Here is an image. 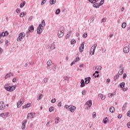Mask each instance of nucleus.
<instances>
[{
  "instance_id": "nucleus-13",
  "label": "nucleus",
  "mask_w": 130,
  "mask_h": 130,
  "mask_svg": "<svg viewBox=\"0 0 130 130\" xmlns=\"http://www.w3.org/2000/svg\"><path fill=\"white\" fill-rule=\"evenodd\" d=\"M76 109V107L73 105H70V109L69 111L71 112H74Z\"/></svg>"
},
{
  "instance_id": "nucleus-36",
  "label": "nucleus",
  "mask_w": 130,
  "mask_h": 130,
  "mask_svg": "<svg viewBox=\"0 0 130 130\" xmlns=\"http://www.w3.org/2000/svg\"><path fill=\"white\" fill-rule=\"evenodd\" d=\"M119 75H122L123 74V69H121L118 72Z\"/></svg>"
},
{
  "instance_id": "nucleus-17",
  "label": "nucleus",
  "mask_w": 130,
  "mask_h": 130,
  "mask_svg": "<svg viewBox=\"0 0 130 130\" xmlns=\"http://www.w3.org/2000/svg\"><path fill=\"white\" fill-rule=\"evenodd\" d=\"M110 112H111V113H113L114 111H115V109H114V107L113 106H112L110 108Z\"/></svg>"
},
{
  "instance_id": "nucleus-26",
  "label": "nucleus",
  "mask_w": 130,
  "mask_h": 130,
  "mask_svg": "<svg viewBox=\"0 0 130 130\" xmlns=\"http://www.w3.org/2000/svg\"><path fill=\"white\" fill-rule=\"evenodd\" d=\"M85 82H90V81H91V77H87L85 78Z\"/></svg>"
},
{
  "instance_id": "nucleus-6",
  "label": "nucleus",
  "mask_w": 130,
  "mask_h": 130,
  "mask_svg": "<svg viewBox=\"0 0 130 130\" xmlns=\"http://www.w3.org/2000/svg\"><path fill=\"white\" fill-rule=\"evenodd\" d=\"M24 101L25 100L24 99H20V100L17 104V108H20V107H21V105H22V104H24Z\"/></svg>"
},
{
  "instance_id": "nucleus-54",
  "label": "nucleus",
  "mask_w": 130,
  "mask_h": 130,
  "mask_svg": "<svg viewBox=\"0 0 130 130\" xmlns=\"http://www.w3.org/2000/svg\"><path fill=\"white\" fill-rule=\"evenodd\" d=\"M102 69V67H101V66H99L97 67V70L98 71H100Z\"/></svg>"
},
{
  "instance_id": "nucleus-53",
  "label": "nucleus",
  "mask_w": 130,
  "mask_h": 130,
  "mask_svg": "<svg viewBox=\"0 0 130 130\" xmlns=\"http://www.w3.org/2000/svg\"><path fill=\"white\" fill-rule=\"evenodd\" d=\"M5 44L7 46H9V41L8 40L6 41Z\"/></svg>"
},
{
  "instance_id": "nucleus-21",
  "label": "nucleus",
  "mask_w": 130,
  "mask_h": 130,
  "mask_svg": "<svg viewBox=\"0 0 130 130\" xmlns=\"http://www.w3.org/2000/svg\"><path fill=\"white\" fill-rule=\"evenodd\" d=\"M47 64L48 67H50V66H51V64H52V61L51 60H48L47 62Z\"/></svg>"
},
{
  "instance_id": "nucleus-1",
  "label": "nucleus",
  "mask_w": 130,
  "mask_h": 130,
  "mask_svg": "<svg viewBox=\"0 0 130 130\" xmlns=\"http://www.w3.org/2000/svg\"><path fill=\"white\" fill-rule=\"evenodd\" d=\"M44 27H45V21L43 20L37 28V34H41L42 30H44Z\"/></svg>"
},
{
  "instance_id": "nucleus-56",
  "label": "nucleus",
  "mask_w": 130,
  "mask_h": 130,
  "mask_svg": "<svg viewBox=\"0 0 130 130\" xmlns=\"http://www.w3.org/2000/svg\"><path fill=\"white\" fill-rule=\"evenodd\" d=\"M127 126L128 128H130V122H128L127 123Z\"/></svg>"
},
{
  "instance_id": "nucleus-10",
  "label": "nucleus",
  "mask_w": 130,
  "mask_h": 130,
  "mask_svg": "<svg viewBox=\"0 0 130 130\" xmlns=\"http://www.w3.org/2000/svg\"><path fill=\"white\" fill-rule=\"evenodd\" d=\"M85 45V42H83L81 45V46L79 47V51L80 52H83V50H84V45Z\"/></svg>"
},
{
  "instance_id": "nucleus-43",
  "label": "nucleus",
  "mask_w": 130,
  "mask_h": 130,
  "mask_svg": "<svg viewBox=\"0 0 130 130\" xmlns=\"http://www.w3.org/2000/svg\"><path fill=\"white\" fill-rule=\"evenodd\" d=\"M43 96V95L42 94H39V98L37 99V100H40V99H41V98H42Z\"/></svg>"
},
{
  "instance_id": "nucleus-59",
  "label": "nucleus",
  "mask_w": 130,
  "mask_h": 130,
  "mask_svg": "<svg viewBox=\"0 0 130 130\" xmlns=\"http://www.w3.org/2000/svg\"><path fill=\"white\" fill-rule=\"evenodd\" d=\"M126 78V74L124 73L123 75V79H125Z\"/></svg>"
},
{
  "instance_id": "nucleus-41",
  "label": "nucleus",
  "mask_w": 130,
  "mask_h": 130,
  "mask_svg": "<svg viewBox=\"0 0 130 130\" xmlns=\"http://www.w3.org/2000/svg\"><path fill=\"white\" fill-rule=\"evenodd\" d=\"M59 13H60V10L59 9H57L55 12L56 15H58Z\"/></svg>"
},
{
  "instance_id": "nucleus-11",
  "label": "nucleus",
  "mask_w": 130,
  "mask_h": 130,
  "mask_svg": "<svg viewBox=\"0 0 130 130\" xmlns=\"http://www.w3.org/2000/svg\"><path fill=\"white\" fill-rule=\"evenodd\" d=\"M85 105H88V107H91L92 106V101L89 100L85 103Z\"/></svg>"
},
{
  "instance_id": "nucleus-60",
  "label": "nucleus",
  "mask_w": 130,
  "mask_h": 130,
  "mask_svg": "<svg viewBox=\"0 0 130 130\" xmlns=\"http://www.w3.org/2000/svg\"><path fill=\"white\" fill-rule=\"evenodd\" d=\"M127 116H128L129 117H130V111H129L127 112Z\"/></svg>"
},
{
  "instance_id": "nucleus-2",
  "label": "nucleus",
  "mask_w": 130,
  "mask_h": 130,
  "mask_svg": "<svg viewBox=\"0 0 130 130\" xmlns=\"http://www.w3.org/2000/svg\"><path fill=\"white\" fill-rule=\"evenodd\" d=\"M5 88L6 91H8L9 92H13L15 89H16V86L15 85H10L9 84H6L5 85Z\"/></svg>"
},
{
  "instance_id": "nucleus-14",
  "label": "nucleus",
  "mask_w": 130,
  "mask_h": 130,
  "mask_svg": "<svg viewBox=\"0 0 130 130\" xmlns=\"http://www.w3.org/2000/svg\"><path fill=\"white\" fill-rule=\"evenodd\" d=\"M35 115V113H29L27 114L26 118L27 119H29V117H31V116H34Z\"/></svg>"
},
{
  "instance_id": "nucleus-62",
  "label": "nucleus",
  "mask_w": 130,
  "mask_h": 130,
  "mask_svg": "<svg viewBox=\"0 0 130 130\" xmlns=\"http://www.w3.org/2000/svg\"><path fill=\"white\" fill-rule=\"evenodd\" d=\"M101 99H102V100H104V99H105V96L103 95H103L101 98Z\"/></svg>"
},
{
  "instance_id": "nucleus-4",
  "label": "nucleus",
  "mask_w": 130,
  "mask_h": 130,
  "mask_svg": "<svg viewBox=\"0 0 130 130\" xmlns=\"http://www.w3.org/2000/svg\"><path fill=\"white\" fill-rule=\"evenodd\" d=\"M25 37V33L24 32H20L18 37L17 38V41H21L22 39H23Z\"/></svg>"
},
{
  "instance_id": "nucleus-19",
  "label": "nucleus",
  "mask_w": 130,
  "mask_h": 130,
  "mask_svg": "<svg viewBox=\"0 0 130 130\" xmlns=\"http://www.w3.org/2000/svg\"><path fill=\"white\" fill-rule=\"evenodd\" d=\"M28 30L29 32H33V31H34V26H33V25L30 26L29 27Z\"/></svg>"
},
{
  "instance_id": "nucleus-42",
  "label": "nucleus",
  "mask_w": 130,
  "mask_h": 130,
  "mask_svg": "<svg viewBox=\"0 0 130 130\" xmlns=\"http://www.w3.org/2000/svg\"><path fill=\"white\" fill-rule=\"evenodd\" d=\"M96 117V112H93L92 113V118H95Z\"/></svg>"
},
{
  "instance_id": "nucleus-39",
  "label": "nucleus",
  "mask_w": 130,
  "mask_h": 130,
  "mask_svg": "<svg viewBox=\"0 0 130 130\" xmlns=\"http://www.w3.org/2000/svg\"><path fill=\"white\" fill-rule=\"evenodd\" d=\"M51 49H52V50H53V49H55V45H54V44H52L51 45Z\"/></svg>"
},
{
  "instance_id": "nucleus-49",
  "label": "nucleus",
  "mask_w": 130,
  "mask_h": 130,
  "mask_svg": "<svg viewBox=\"0 0 130 130\" xmlns=\"http://www.w3.org/2000/svg\"><path fill=\"white\" fill-rule=\"evenodd\" d=\"M46 3V0H43L41 3L42 6H43V5L45 4Z\"/></svg>"
},
{
  "instance_id": "nucleus-47",
  "label": "nucleus",
  "mask_w": 130,
  "mask_h": 130,
  "mask_svg": "<svg viewBox=\"0 0 130 130\" xmlns=\"http://www.w3.org/2000/svg\"><path fill=\"white\" fill-rule=\"evenodd\" d=\"M55 102H56V100L55 99H53L51 100V103H55Z\"/></svg>"
},
{
  "instance_id": "nucleus-22",
  "label": "nucleus",
  "mask_w": 130,
  "mask_h": 130,
  "mask_svg": "<svg viewBox=\"0 0 130 130\" xmlns=\"http://www.w3.org/2000/svg\"><path fill=\"white\" fill-rule=\"evenodd\" d=\"M25 4H26V2L25 1H23L20 5V8H23V7H24V6H25Z\"/></svg>"
},
{
  "instance_id": "nucleus-35",
  "label": "nucleus",
  "mask_w": 130,
  "mask_h": 130,
  "mask_svg": "<svg viewBox=\"0 0 130 130\" xmlns=\"http://www.w3.org/2000/svg\"><path fill=\"white\" fill-rule=\"evenodd\" d=\"M125 107H126V103H125L123 106V107L122 108V111H124V109H125Z\"/></svg>"
},
{
  "instance_id": "nucleus-55",
  "label": "nucleus",
  "mask_w": 130,
  "mask_h": 130,
  "mask_svg": "<svg viewBox=\"0 0 130 130\" xmlns=\"http://www.w3.org/2000/svg\"><path fill=\"white\" fill-rule=\"evenodd\" d=\"M121 117H122V115L121 114H119L118 115V118H119V119H120V118H121Z\"/></svg>"
},
{
  "instance_id": "nucleus-20",
  "label": "nucleus",
  "mask_w": 130,
  "mask_h": 130,
  "mask_svg": "<svg viewBox=\"0 0 130 130\" xmlns=\"http://www.w3.org/2000/svg\"><path fill=\"white\" fill-rule=\"evenodd\" d=\"M100 0H95V3H97V2H100ZM104 4V0H101V1L100 3V6H102Z\"/></svg>"
},
{
  "instance_id": "nucleus-27",
  "label": "nucleus",
  "mask_w": 130,
  "mask_h": 130,
  "mask_svg": "<svg viewBox=\"0 0 130 130\" xmlns=\"http://www.w3.org/2000/svg\"><path fill=\"white\" fill-rule=\"evenodd\" d=\"M64 108H66V109H67V110H69L70 111V106H68V105H66L64 106Z\"/></svg>"
},
{
  "instance_id": "nucleus-24",
  "label": "nucleus",
  "mask_w": 130,
  "mask_h": 130,
  "mask_svg": "<svg viewBox=\"0 0 130 130\" xmlns=\"http://www.w3.org/2000/svg\"><path fill=\"white\" fill-rule=\"evenodd\" d=\"M54 111V108L53 107H50L49 109V112H52Z\"/></svg>"
},
{
  "instance_id": "nucleus-34",
  "label": "nucleus",
  "mask_w": 130,
  "mask_h": 130,
  "mask_svg": "<svg viewBox=\"0 0 130 130\" xmlns=\"http://www.w3.org/2000/svg\"><path fill=\"white\" fill-rule=\"evenodd\" d=\"M103 122L104 124H106V123H107V117H106L105 119H103Z\"/></svg>"
},
{
  "instance_id": "nucleus-8",
  "label": "nucleus",
  "mask_w": 130,
  "mask_h": 130,
  "mask_svg": "<svg viewBox=\"0 0 130 130\" xmlns=\"http://www.w3.org/2000/svg\"><path fill=\"white\" fill-rule=\"evenodd\" d=\"M6 108V106H5V103L4 102H0V110H4Z\"/></svg>"
},
{
  "instance_id": "nucleus-28",
  "label": "nucleus",
  "mask_w": 130,
  "mask_h": 130,
  "mask_svg": "<svg viewBox=\"0 0 130 130\" xmlns=\"http://www.w3.org/2000/svg\"><path fill=\"white\" fill-rule=\"evenodd\" d=\"M71 34H72L71 30L69 31V33L66 36V39H68L70 37V35H71Z\"/></svg>"
},
{
  "instance_id": "nucleus-5",
  "label": "nucleus",
  "mask_w": 130,
  "mask_h": 130,
  "mask_svg": "<svg viewBox=\"0 0 130 130\" xmlns=\"http://www.w3.org/2000/svg\"><path fill=\"white\" fill-rule=\"evenodd\" d=\"M96 47H97V44H94L91 49H90V54H91V55H93V54H94V53H95V49H96Z\"/></svg>"
},
{
  "instance_id": "nucleus-16",
  "label": "nucleus",
  "mask_w": 130,
  "mask_h": 130,
  "mask_svg": "<svg viewBox=\"0 0 130 130\" xmlns=\"http://www.w3.org/2000/svg\"><path fill=\"white\" fill-rule=\"evenodd\" d=\"M30 106H31V104L28 103V104H27L24 105L22 107V108H23V109H25L26 108H29V107H30Z\"/></svg>"
},
{
  "instance_id": "nucleus-7",
  "label": "nucleus",
  "mask_w": 130,
  "mask_h": 130,
  "mask_svg": "<svg viewBox=\"0 0 130 130\" xmlns=\"http://www.w3.org/2000/svg\"><path fill=\"white\" fill-rule=\"evenodd\" d=\"M125 85V83H124V82H122L120 84V88H121V89L123 90V91H126L127 90V87L124 88V86Z\"/></svg>"
},
{
  "instance_id": "nucleus-3",
  "label": "nucleus",
  "mask_w": 130,
  "mask_h": 130,
  "mask_svg": "<svg viewBox=\"0 0 130 130\" xmlns=\"http://www.w3.org/2000/svg\"><path fill=\"white\" fill-rule=\"evenodd\" d=\"M64 31L63 30V28L61 27L58 31V37L59 38H61L63 36Z\"/></svg>"
},
{
  "instance_id": "nucleus-23",
  "label": "nucleus",
  "mask_w": 130,
  "mask_h": 130,
  "mask_svg": "<svg viewBox=\"0 0 130 130\" xmlns=\"http://www.w3.org/2000/svg\"><path fill=\"white\" fill-rule=\"evenodd\" d=\"M56 3V0H50V5H54Z\"/></svg>"
},
{
  "instance_id": "nucleus-48",
  "label": "nucleus",
  "mask_w": 130,
  "mask_h": 130,
  "mask_svg": "<svg viewBox=\"0 0 130 130\" xmlns=\"http://www.w3.org/2000/svg\"><path fill=\"white\" fill-rule=\"evenodd\" d=\"M57 67V66L56 64L54 65V66L53 67V71H55L56 70V67Z\"/></svg>"
},
{
  "instance_id": "nucleus-29",
  "label": "nucleus",
  "mask_w": 130,
  "mask_h": 130,
  "mask_svg": "<svg viewBox=\"0 0 130 130\" xmlns=\"http://www.w3.org/2000/svg\"><path fill=\"white\" fill-rule=\"evenodd\" d=\"M71 34H72L71 30L69 31V33L66 36V39H68L70 37V35H71Z\"/></svg>"
},
{
  "instance_id": "nucleus-61",
  "label": "nucleus",
  "mask_w": 130,
  "mask_h": 130,
  "mask_svg": "<svg viewBox=\"0 0 130 130\" xmlns=\"http://www.w3.org/2000/svg\"><path fill=\"white\" fill-rule=\"evenodd\" d=\"M102 22H104V23H105V22H106V18H103L102 20Z\"/></svg>"
},
{
  "instance_id": "nucleus-40",
  "label": "nucleus",
  "mask_w": 130,
  "mask_h": 130,
  "mask_svg": "<svg viewBox=\"0 0 130 130\" xmlns=\"http://www.w3.org/2000/svg\"><path fill=\"white\" fill-rule=\"evenodd\" d=\"M87 37H88V34L87 32H85L83 35V37H84V38H87Z\"/></svg>"
},
{
  "instance_id": "nucleus-25",
  "label": "nucleus",
  "mask_w": 130,
  "mask_h": 130,
  "mask_svg": "<svg viewBox=\"0 0 130 130\" xmlns=\"http://www.w3.org/2000/svg\"><path fill=\"white\" fill-rule=\"evenodd\" d=\"M58 121H59V117H57L55 119V123H56V124L58 123Z\"/></svg>"
},
{
  "instance_id": "nucleus-63",
  "label": "nucleus",
  "mask_w": 130,
  "mask_h": 130,
  "mask_svg": "<svg viewBox=\"0 0 130 130\" xmlns=\"http://www.w3.org/2000/svg\"><path fill=\"white\" fill-rule=\"evenodd\" d=\"M49 124H50V122H48L46 123V126H47V127H49Z\"/></svg>"
},
{
  "instance_id": "nucleus-12",
  "label": "nucleus",
  "mask_w": 130,
  "mask_h": 130,
  "mask_svg": "<svg viewBox=\"0 0 130 130\" xmlns=\"http://www.w3.org/2000/svg\"><path fill=\"white\" fill-rule=\"evenodd\" d=\"M123 52L124 53H128V52H129V48L128 47H125L123 49Z\"/></svg>"
},
{
  "instance_id": "nucleus-38",
  "label": "nucleus",
  "mask_w": 130,
  "mask_h": 130,
  "mask_svg": "<svg viewBox=\"0 0 130 130\" xmlns=\"http://www.w3.org/2000/svg\"><path fill=\"white\" fill-rule=\"evenodd\" d=\"M76 40H72L71 41V44L73 45V44H75L76 43Z\"/></svg>"
},
{
  "instance_id": "nucleus-9",
  "label": "nucleus",
  "mask_w": 130,
  "mask_h": 130,
  "mask_svg": "<svg viewBox=\"0 0 130 130\" xmlns=\"http://www.w3.org/2000/svg\"><path fill=\"white\" fill-rule=\"evenodd\" d=\"M26 123H27V120H23L21 126V129H25L26 128Z\"/></svg>"
},
{
  "instance_id": "nucleus-15",
  "label": "nucleus",
  "mask_w": 130,
  "mask_h": 130,
  "mask_svg": "<svg viewBox=\"0 0 130 130\" xmlns=\"http://www.w3.org/2000/svg\"><path fill=\"white\" fill-rule=\"evenodd\" d=\"M13 76L14 75H13V73H10L6 75L5 78L8 79V78H10V77H13Z\"/></svg>"
},
{
  "instance_id": "nucleus-44",
  "label": "nucleus",
  "mask_w": 130,
  "mask_h": 130,
  "mask_svg": "<svg viewBox=\"0 0 130 130\" xmlns=\"http://www.w3.org/2000/svg\"><path fill=\"white\" fill-rule=\"evenodd\" d=\"M86 93H87V91H86L85 90H83L82 91V95H86Z\"/></svg>"
},
{
  "instance_id": "nucleus-57",
  "label": "nucleus",
  "mask_w": 130,
  "mask_h": 130,
  "mask_svg": "<svg viewBox=\"0 0 130 130\" xmlns=\"http://www.w3.org/2000/svg\"><path fill=\"white\" fill-rule=\"evenodd\" d=\"M98 96H99V98H102V96H103V94L100 93L99 94Z\"/></svg>"
},
{
  "instance_id": "nucleus-33",
  "label": "nucleus",
  "mask_w": 130,
  "mask_h": 130,
  "mask_svg": "<svg viewBox=\"0 0 130 130\" xmlns=\"http://www.w3.org/2000/svg\"><path fill=\"white\" fill-rule=\"evenodd\" d=\"M113 95H114V93H108V97H109V98H111L112 97V96H113Z\"/></svg>"
},
{
  "instance_id": "nucleus-30",
  "label": "nucleus",
  "mask_w": 130,
  "mask_h": 130,
  "mask_svg": "<svg viewBox=\"0 0 130 130\" xmlns=\"http://www.w3.org/2000/svg\"><path fill=\"white\" fill-rule=\"evenodd\" d=\"M26 15V12L21 13L19 15V17L20 18H23V17H24V15Z\"/></svg>"
},
{
  "instance_id": "nucleus-32",
  "label": "nucleus",
  "mask_w": 130,
  "mask_h": 130,
  "mask_svg": "<svg viewBox=\"0 0 130 130\" xmlns=\"http://www.w3.org/2000/svg\"><path fill=\"white\" fill-rule=\"evenodd\" d=\"M80 87L81 88H83V87H85V82H81Z\"/></svg>"
},
{
  "instance_id": "nucleus-46",
  "label": "nucleus",
  "mask_w": 130,
  "mask_h": 130,
  "mask_svg": "<svg viewBox=\"0 0 130 130\" xmlns=\"http://www.w3.org/2000/svg\"><path fill=\"white\" fill-rule=\"evenodd\" d=\"M88 1L91 4H95V3H96L95 1L94 0H88Z\"/></svg>"
},
{
  "instance_id": "nucleus-37",
  "label": "nucleus",
  "mask_w": 130,
  "mask_h": 130,
  "mask_svg": "<svg viewBox=\"0 0 130 130\" xmlns=\"http://www.w3.org/2000/svg\"><path fill=\"white\" fill-rule=\"evenodd\" d=\"M119 78V75H116L114 76V79L115 81H116V80H117Z\"/></svg>"
},
{
  "instance_id": "nucleus-64",
  "label": "nucleus",
  "mask_w": 130,
  "mask_h": 130,
  "mask_svg": "<svg viewBox=\"0 0 130 130\" xmlns=\"http://www.w3.org/2000/svg\"><path fill=\"white\" fill-rule=\"evenodd\" d=\"M4 51L3 50V49L2 48H0V53H3Z\"/></svg>"
},
{
  "instance_id": "nucleus-50",
  "label": "nucleus",
  "mask_w": 130,
  "mask_h": 130,
  "mask_svg": "<svg viewBox=\"0 0 130 130\" xmlns=\"http://www.w3.org/2000/svg\"><path fill=\"white\" fill-rule=\"evenodd\" d=\"M16 13H17V14H19V13H20V12H21V9H17L16 10Z\"/></svg>"
},
{
  "instance_id": "nucleus-31",
  "label": "nucleus",
  "mask_w": 130,
  "mask_h": 130,
  "mask_svg": "<svg viewBox=\"0 0 130 130\" xmlns=\"http://www.w3.org/2000/svg\"><path fill=\"white\" fill-rule=\"evenodd\" d=\"M121 27H122V28H125V27H126V23L123 22L122 24Z\"/></svg>"
},
{
  "instance_id": "nucleus-18",
  "label": "nucleus",
  "mask_w": 130,
  "mask_h": 130,
  "mask_svg": "<svg viewBox=\"0 0 130 130\" xmlns=\"http://www.w3.org/2000/svg\"><path fill=\"white\" fill-rule=\"evenodd\" d=\"M99 73L98 71H95V73L93 74V77H94V78H98V77H99Z\"/></svg>"
},
{
  "instance_id": "nucleus-51",
  "label": "nucleus",
  "mask_w": 130,
  "mask_h": 130,
  "mask_svg": "<svg viewBox=\"0 0 130 130\" xmlns=\"http://www.w3.org/2000/svg\"><path fill=\"white\" fill-rule=\"evenodd\" d=\"M57 106H58V107H61V102H59L58 103Z\"/></svg>"
},
{
  "instance_id": "nucleus-52",
  "label": "nucleus",
  "mask_w": 130,
  "mask_h": 130,
  "mask_svg": "<svg viewBox=\"0 0 130 130\" xmlns=\"http://www.w3.org/2000/svg\"><path fill=\"white\" fill-rule=\"evenodd\" d=\"M8 35H9V32L5 31V32L4 33V36H8Z\"/></svg>"
},
{
  "instance_id": "nucleus-58",
  "label": "nucleus",
  "mask_w": 130,
  "mask_h": 130,
  "mask_svg": "<svg viewBox=\"0 0 130 130\" xmlns=\"http://www.w3.org/2000/svg\"><path fill=\"white\" fill-rule=\"evenodd\" d=\"M64 79L65 81H68V80H69V77L66 76L64 77Z\"/></svg>"
},
{
  "instance_id": "nucleus-45",
  "label": "nucleus",
  "mask_w": 130,
  "mask_h": 130,
  "mask_svg": "<svg viewBox=\"0 0 130 130\" xmlns=\"http://www.w3.org/2000/svg\"><path fill=\"white\" fill-rule=\"evenodd\" d=\"M80 57H77L76 58V59L74 61L75 62H77V61H79V60H80Z\"/></svg>"
}]
</instances>
